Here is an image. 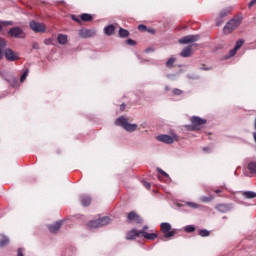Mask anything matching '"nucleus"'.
Here are the masks:
<instances>
[{"label": "nucleus", "mask_w": 256, "mask_h": 256, "mask_svg": "<svg viewBox=\"0 0 256 256\" xmlns=\"http://www.w3.org/2000/svg\"><path fill=\"white\" fill-rule=\"evenodd\" d=\"M115 125L118 127H122L125 131L128 133H133L134 131H137V128L139 127L137 124H131L129 123V119L125 118L124 116H121L116 119Z\"/></svg>", "instance_id": "f257e3e1"}, {"label": "nucleus", "mask_w": 256, "mask_h": 256, "mask_svg": "<svg viewBox=\"0 0 256 256\" xmlns=\"http://www.w3.org/2000/svg\"><path fill=\"white\" fill-rule=\"evenodd\" d=\"M111 223V218L109 216H104L102 218H98L96 220H92L88 223L89 229H97L98 227H105V225H109Z\"/></svg>", "instance_id": "f03ea898"}, {"label": "nucleus", "mask_w": 256, "mask_h": 256, "mask_svg": "<svg viewBox=\"0 0 256 256\" xmlns=\"http://www.w3.org/2000/svg\"><path fill=\"white\" fill-rule=\"evenodd\" d=\"M241 25V17H235L231 19L225 26H224V33H231L234 29H237L238 26Z\"/></svg>", "instance_id": "7ed1b4c3"}, {"label": "nucleus", "mask_w": 256, "mask_h": 256, "mask_svg": "<svg viewBox=\"0 0 256 256\" xmlns=\"http://www.w3.org/2000/svg\"><path fill=\"white\" fill-rule=\"evenodd\" d=\"M8 35H10V37H14L15 39H25V37H27L25 31H23V29H21L19 26L10 28Z\"/></svg>", "instance_id": "20e7f679"}, {"label": "nucleus", "mask_w": 256, "mask_h": 256, "mask_svg": "<svg viewBox=\"0 0 256 256\" xmlns=\"http://www.w3.org/2000/svg\"><path fill=\"white\" fill-rule=\"evenodd\" d=\"M191 123L192 125L190 126V130L199 131V129H201V125H205V123H207V120L203 118H199L197 116H193L191 118Z\"/></svg>", "instance_id": "39448f33"}, {"label": "nucleus", "mask_w": 256, "mask_h": 256, "mask_svg": "<svg viewBox=\"0 0 256 256\" xmlns=\"http://www.w3.org/2000/svg\"><path fill=\"white\" fill-rule=\"evenodd\" d=\"M29 27L32 31H34V33H45V31H47V28L43 25V23L35 20L29 22Z\"/></svg>", "instance_id": "423d86ee"}, {"label": "nucleus", "mask_w": 256, "mask_h": 256, "mask_svg": "<svg viewBox=\"0 0 256 256\" xmlns=\"http://www.w3.org/2000/svg\"><path fill=\"white\" fill-rule=\"evenodd\" d=\"M195 41H199V35H188L184 36L179 40L181 45H187L189 43H195Z\"/></svg>", "instance_id": "0eeeda50"}, {"label": "nucleus", "mask_w": 256, "mask_h": 256, "mask_svg": "<svg viewBox=\"0 0 256 256\" xmlns=\"http://www.w3.org/2000/svg\"><path fill=\"white\" fill-rule=\"evenodd\" d=\"M156 139L157 141H160V143H166L167 145H171L172 143L175 142L173 136L167 134L158 135Z\"/></svg>", "instance_id": "6e6552de"}, {"label": "nucleus", "mask_w": 256, "mask_h": 256, "mask_svg": "<svg viewBox=\"0 0 256 256\" xmlns=\"http://www.w3.org/2000/svg\"><path fill=\"white\" fill-rule=\"evenodd\" d=\"M4 55L7 59V61H17V59H19V56L17 55V53H15L13 50L7 48H4Z\"/></svg>", "instance_id": "1a4fd4ad"}, {"label": "nucleus", "mask_w": 256, "mask_h": 256, "mask_svg": "<svg viewBox=\"0 0 256 256\" xmlns=\"http://www.w3.org/2000/svg\"><path fill=\"white\" fill-rule=\"evenodd\" d=\"M95 30H88V29H81L79 30V37H81L82 39H88V37H95Z\"/></svg>", "instance_id": "9d476101"}, {"label": "nucleus", "mask_w": 256, "mask_h": 256, "mask_svg": "<svg viewBox=\"0 0 256 256\" xmlns=\"http://www.w3.org/2000/svg\"><path fill=\"white\" fill-rule=\"evenodd\" d=\"M245 43L244 40L240 39L236 42L235 47L229 51V56L228 57H234V55L237 53V51H239V49H241V47H243V44Z\"/></svg>", "instance_id": "9b49d317"}, {"label": "nucleus", "mask_w": 256, "mask_h": 256, "mask_svg": "<svg viewBox=\"0 0 256 256\" xmlns=\"http://www.w3.org/2000/svg\"><path fill=\"white\" fill-rule=\"evenodd\" d=\"M139 234L141 237H144V239H148L149 241H155V238L157 237L156 233H147L145 231H139Z\"/></svg>", "instance_id": "f8f14e48"}, {"label": "nucleus", "mask_w": 256, "mask_h": 256, "mask_svg": "<svg viewBox=\"0 0 256 256\" xmlns=\"http://www.w3.org/2000/svg\"><path fill=\"white\" fill-rule=\"evenodd\" d=\"M217 211H220V213H227V211H231L232 206L229 204H219L216 206Z\"/></svg>", "instance_id": "ddd939ff"}, {"label": "nucleus", "mask_w": 256, "mask_h": 256, "mask_svg": "<svg viewBox=\"0 0 256 256\" xmlns=\"http://www.w3.org/2000/svg\"><path fill=\"white\" fill-rule=\"evenodd\" d=\"M135 237H141V234H139V230L132 229L130 232H128L126 239L128 241H131V240L135 239Z\"/></svg>", "instance_id": "4468645a"}, {"label": "nucleus", "mask_w": 256, "mask_h": 256, "mask_svg": "<svg viewBox=\"0 0 256 256\" xmlns=\"http://www.w3.org/2000/svg\"><path fill=\"white\" fill-rule=\"evenodd\" d=\"M62 222H55L49 226L50 233H57L61 229Z\"/></svg>", "instance_id": "2eb2a0df"}, {"label": "nucleus", "mask_w": 256, "mask_h": 256, "mask_svg": "<svg viewBox=\"0 0 256 256\" xmlns=\"http://www.w3.org/2000/svg\"><path fill=\"white\" fill-rule=\"evenodd\" d=\"M104 33L108 36L111 37L113 33H115V26L113 24H110L104 28Z\"/></svg>", "instance_id": "dca6fc26"}, {"label": "nucleus", "mask_w": 256, "mask_h": 256, "mask_svg": "<svg viewBox=\"0 0 256 256\" xmlns=\"http://www.w3.org/2000/svg\"><path fill=\"white\" fill-rule=\"evenodd\" d=\"M5 47H7V41L0 37V59H3V53H5Z\"/></svg>", "instance_id": "f3484780"}, {"label": "nucleus", "mask_w": 256, "mask_h": 256, "mask_svg": "<svg viewBox=\"0 0 256 256\" xmlns=\"http://www.w3.org/2000/svg\"><path fill=\"white\" fill-rule=\"evenodd\" d=\"M247 169L251 175H256V162L252 161L248 163Z\"/></svg>", "instance_id": "a211bd4d"}, {"label": "nucleus", "mask_w": 256, "mask_h": 256, "mask_svg": "<svg viewBox=\"0 0 256 256\" xmlns=\"http://www.w3.org/2000/svg\"><path fill=\"white\" fill-rule=\"evenodd\" d=\"M81 203L83 207H88V205H91V197L88 195L81 196Z\"/></svg>", "instance_id": "6ab92c4d"}, {"label": "nucleus", "mask_w": 256, "mask_h": 256, "mask_svg": "<svg viewBox=\"0 0 256 256\" xmlns=\"http://www.w3.org/2000/svg\"><path fill=\"white\" fill-rule=\"evenodd\" d=\"M193 53L191 52V46H188L182 50L180 57H191Z\"/></svg>", "instance_id": "aec40b11"}, {"label": "nucleus", "mask_w": 256, "mask_h": 256, "mask_svg": "<svg viewBox=\"0 0 256 256\" xmlns=\"http://www.w3.org/2000/svg\"><path fill=\"white\" fill-rule=\"evenodd\" d=\"M57 41L60 45H67V35L59 34L57 37Z\"/></svg>", "instance_id": "412c9836"}, {"label": "nucleus", "mask_w": 256, "mask_h": 256, "mask_svg": "<svg viewBox=\"0 0 256 256\" xmlns=\"http://www.w3.org/2000/svg\"><path fill=\"white\" fill-rule=\"evenodd\" d=\"M162 233H169L171 231V224L163 222L160 225Z\"/></svg>", "instance_id": "4be33fe9"}, {"label": "nucleus", "mask_w": 256, "mask_h": 256, "mask_svg": "<svg viewBox=\"0 0 256 256\" xmlns=\"http://www.w3.org/2000/svg\"><path fill=\"white\" fill-rule=\"evenodd\" d=\"M242 195L245 199H255L256 197V193L253 191H244L242 192Z\"/></svg>", "instance_id": "5701e85b"}, {"label": "nucleus", "mask_w": 256, "mask_h": 256, "mask_svg": "<svg viewBox=\"0 0 256 256\" xmlns=\"http://www.w3.org/2000/svg\"><path fill=\"white\" fill-rule=\"evenodd\" d=\"M133 219H135L137 223H141V218H139L135 212L128 213V220L133 221Z\"/></svg>", "instance_id": "b1692460"}, {"label": "nucleus", "mask_w": 256, "mask_h": 256, "mask_svg": "<svg viewBox=\"0 0 256 256\" xmlns=\"http://www.w3.org/2000/svg\"><path fill=\"white\" fill-rule=\"evenodd\" d=\"M6 245H9V237H7L5 235H1L0 247H6Z\"/></svg>", "instance_id": "393cba45"}, {"label": "nucleus", "mask_w": 256, "mask_h": 256, "mask_svg": "<svg viewBox=\"0 0 256 256\" xmlns=\"http://www.w3.org/2000/svg\"><path fill=\"white\" fill-rule=\"evenodd\" d=\"M81 21H93V16L91 14L84 13L80 17Z\"/></svg>", "instance_id": "a878e982"}, {"label": "nucleus", "mask_w": 256, "mask_h": 256, "mask_svg": "<svg viewBox=\"0 0 256 256\" xmlns=\"http://www.w3.org/2000/svg\"><path fill=\"white\" fill-rule=\"evenodd\" d=\"M185 205H187V207H191V209H199L201 207L200 204L195 202H185Z\"/></svg>", "instance_id": "bb28decb"}, {"label": "nucleus", "mask_w": 256, "mask_h": 256, "mask_svg": "<svg viewBox=\"0 0 256 256\" xmlns=\"http://www.w3.org/2000/svg\"><path fill=\"white\" fill-rule=\"evenodd\" d=\"M200 237H209L211 235V232L207 229H202L199 231Z\"/></svg>", "instance_id": "cd10ccee"}, {"label": "nucleus", "mask_w": 256, "mask_h": 256, "mask_svg": "<svg viewBox=\"0 0 256 256\" xmlns=\"http://www.w3.org/2000/svg\"><path fill=\"white\" fill-rule=\"evenodd\" d=\"M129 35V31L123 29V28H120L119 30V37H122V38H125Z\"/></svg>", "instance_id": "c85d7f7f"}, {"label": "nucleus", "mask_w": 256, "mask_h": 256, "mask_svg": "<svg viewBox=\"0 0 256 256\" xmlns=\"http://www.w3.org/2000/svg\"><path fill=\"white\" fill-rule=\"evenodd\" d=\"M200 201H201L202 203H209L210 201H213V197H212V196H209V197H207V196H202V197L200 198Z\"/></svg>", "instance_id": "c756f323"}, {"label": "nucleus", "mask_w": 256, "mask_h": 256, "mask_svg": "<svg viewBox=\"0 0 256 256\" xmlns=\"http://www.w3.org/2000/svg\"><path fill=\"white\" fill-rule=\"evenodd\" d=\"M29 75V69H26L23 74L20 77V83H23V81H25V79H27V76Z\"/></svg>", "instance_id": "7c9ffc66"}, {"label": "nucleus", "mask_w": 256, "mask_h": 256, "mask_svg": "<svg viewBox=\"0 0 256 256\" xmlns=\"http://www.w3.org/2000/svg\"><path fill=\"white\" fill-rule=\"evenodd\" d=\"M175 61H176L175 58L168 59L166 62V67H168V69H171V67H173V63H175Z\"/></svg>", "instance_id": "2f4dec72"}, {"label": "nucleus", "mask_w": 256, "mask_h": 256, "mask_svg": "<svg viewBox=\"0 0 256 256\" xmlns=\"http://www.w3.org/2000/svg\"><path fill=\"white\" fill-rule=\"evenodd\" d=\"M184 231H186V233H193V231H195V226L188 225L185 227Z\"/></svg>", "instance_id": "473e14b6"}, {"label": "nucleus", "mask_w": 256, "mask_h": 256, "mask_svg": "<svg viewBox=\"0 0 256 256\" xmlns=\"http://www.w3.org/2000/svg\"><path fill=\"white\" fill-rule=\"evenodd\" d=\"M229 15V10L224 9L219 13V17H227Z\"/></svg>", "instance_id": "72a5a7b5"}, {"label": "nucleus", "mask_w": 256, "mask_h": 256, "mask_svg": "<svg viewBox=\"0 0 256 256\" xmlns=\"http://www.w3.org/2000/svg\"><path fill=\"white\" fill-rule=\"evenodd\" d=\"M173 236H175V232L169 230L168 232L165 233L164 239L165 238H170V237H173Z\"/></svg>", "instance_id": "f704fd0d"}, {"label": "nucleus", "mask_w": 256, "mask_h": 256, "mask_svg": "<svg viewBox=\"0 0 256 256\" xmlns=\"http://www.w3.org/2000/svg\"><path fill=\"white\" fill-rule=\"evenodd\" d=\"M157 171H158V173H160V175H163V177H169V174H167V172L163 171V169L158 168Z\"/></svg>", "instance_id": "c9c22d12"}, {"label": "nucleus", "mask_w": 256, "mask_h": 256, "mask_svg": "<svg viewBox=\"0 0 256 256\" xmlns=\"http://www.w3.org/2000/svg\"><path fill=\"white\" fill-rule=\"evenodd\" d=\"M135 44L136 42L133 39L126 40V45H130L131 47H133Z\"/></svg>", "instance_id": "e433bc0d"}, {"label": "nucleus", "mask_w": 256, "mask_h": 256, "mask_svg": "<svg viewBox=\"0 0 256 256\" xmlns=\"http://www.w3.org/2000/svg\"><path fill=\"white\" fill-rule=\"evenodd\" d=\"M172 93H173V95H181V93H183V91H181L180 89L175 88V89H173Z\"/></svg>", "instance_id": "4c0bfd02"}, {"label": "nucleus", "mask_w": 256, "mask_h": 256, "mask_svg": "<svg viewBox=\"0 0 256 256\" xmlns=\"http://www.w3.org/2000/svg\"><path fill=\"white\" fill-rule=\"evenodd\" d=\"M142 185H144V187L146 189H151V183L147 182V181H142Z\"/></svg>", "instance_id": "58836bf2"}, {"label": "nucleus", "mask_w": 256, "mask_h": 256, "mask_svg": "<svg viewBox=\"0 0 256 256\" xmlns=\"http://www.w3.org/2000/svg\"><path fill=\"white\" fill-rule=\"evenodd\" d=\"M0 24L3 26L5 25H13V22L12 21H1Z\"/></svg>", "instance_id": "ea45409f"}, {"label": "nucleus", "mask_w": 256, "mask_h": 256, "mask_svg": "<svg viewBox=\"0 0 256 256\" xmlns=\"http://www.w3.org/2000/svg\"><path fill=\"white\" fill-rule=\"evenodd\" d=\"M138 29H139V31H147V26H145V25H143V24H140V25L138 26Z\"/></svg>", "instance_id": "a19ab883"}, {"label": "nucleus", "mask_w": 256, "mask_h": 256, "mask_svg": "<svg viewBox=\"0 0 256 256\" xmlns=\"http://www.w3.org/2000/svg\"><path fill=\"white\" fill-rule=\"evenodd\" d=\"M32 48H33V49H36V50L40 49L39 43L34 42V43L32 44Z\"/></svg>", "instance_id": "79ce46f5"}, {"label": "nucleus", "mask_w": 256, "mask_h": 256, "mask_svg": "<svg viewBox=\"0 0 256 256\" xmlns=\"http://www.w3.org/2000/svg\"><path fill=\"white\" fill-rule=\"evenodd\" d=\"M17 256H23V248L18 249V254Z\"/></svg>", "instance_id": "37998d69"}, {"label": "nucleus", "mask_w": 256, "mask_h": 256, "mask_svg": "<svg viewBox=\"0 0 256 256\" xmlns=\"http://www.w3.org/2000/svg\"><path fill=\"white\" fill-rule=\"evenodd\" d=\"M253 5H256V0H252L249 2V7H253Z\"/></svg>", "instance_id": "c03bdc74"}, {"label": "nucleus", "mask_w": 256, "mask_h": 256, "mask_svg": "<svg viewBox=\"0 0 256 256\" xmlns=\"http://www.w3.org/2000/svg\"><path fill=\"white\" fill-rule=\"evenodd\" d=\"M72 19H73V21H76L77 23H79V18H77V16H75V15H72Z\"/></svg>", "instance_id": "a18cd8bd"}, {"label": "nucleus", "mask_w": 256, "mask_h": 256, "mask_svg": "<svg viewBox=\"0 0 256 256\" xmlns=\"http://www.w3.org/2000/svg\"><path fill=\"white\" fill-rule=\"evenodd\" d=\"M188 78L189 79H199V76H191V75H189Z\"/></svg>", "instance_id": "49530a36"}, {"label": "nucleus", "mask_w": 256, "mask_h": 256, "mask_svg": "<svg viewBox=\"0 0 256 256\" xmlns=\"http://www.w3.org/2000/svg\"><path fill=\"white\" fill-rule=\"evenodd\" d=\"M44 43H45L46 45H51V40H45Z\"/></svg>", "instance_id": "de8ad7c7"}, {"label": "nucleus", "mask_w": 256, "mask_h": 256, "mask_svg": "<svg viewBox=\"0 0 256 256\" xmlns=\"http://www.w3.org/2000/svg\"><path fill=\"white\" fill-rule=\"evenodd\" d=\"M147 229H149V227L148 226H144L143 229L140 230V231H144V233H145V231H147Z\"/></svg>", "instance_id": "09e8293b"}, {"label": "nucleus", "mask_w": 256, "mask_h": 256, "mask_svg": "<svg viewBox=\"0 0 256 256\" xmlns=\"http://www.w3.org/2000/svg\"><path fill=\"white\" fill-rule=\"evenodd\" d=\"M253 139H254V141L256 143V132H253Z\"/></svg>", "instance_id": "8fccbe9b"}, {"label": "nucleus", "mask_w": 256, "mask_h": 256, "mask_svg": "<svg viewBox=\"0 0 256 256\" xmlns=\"http://www.w3.org/2000/svg\"><path fill=\"white\" fill-rule=\"evenodd\" d=\"M120 109H121V111H123V109H125V104H122V105L120 106Z\"/></svg>", "instance_id": "3c124183"}, {"label": "nucleus", "mask_w": 256, "mask_h": 256, "mask_svg": "<svg viewBox=\"0 0 256 256\" xmlns=\"http://www.w3.org/2000/svg\"><path fill=\"white\" fill-rule=\"evenodd\" d=\"M203 71H209V68L201 67Z\"/></svg>", "instance_id": "603ef678"}, {"label": "nucleus", "mask_w": 256, "mask_h": 256, "mask_svg": "<svg viewBox=\"0 0 256 256\" xmlns=\"http://www.w3.org/2000/svg\"><path fill=\"white\" fill-rule=\"evenodd\" d=\"M203 151H209V148L208 147H204Z\"/></svg>", "instance_id": "864d4df0"}, {"label": "nucleus", "mask_w": 256, "mask_h": 256, "mask_svg": "<svg viewBox=\"0 0 256 256\" xmlns=\"http://www.w3.org/2000/svg\"><path fill=\"white\" fill-rule=\"evenodd\" d=\"M215 193H221V189L215 190Z\"/></svg>", "instance_id": "5fc2aeb1"}, {"label": "nucleus", "mask_w": 256, "mask_h": 256, "mask_svg": "<svg viewBox=\"0 0 256 256\" xmlns=\"http://www.w3.org/2000/svg\"><path fill=\"white\" fill-rule=\"evenodd\" d=\"M3 31V26L0 24V33Z\"/></svg>", "instance_id": "6e6d98bb"}, {"label": "nucleus", "mask_w": 256, "mask_h": 256, "mask_svg": "<svg viewBox=\"0 0 256 256\" xmlns=\"http://www.w3.org/2000/svg\"><path fill=\"white\" fill-rule=\"evenodd\" d=\"M165 89H166V91H169V87H166Z\"/></svg>", "instance_id": "4d7b16f0"}]
</instances>
